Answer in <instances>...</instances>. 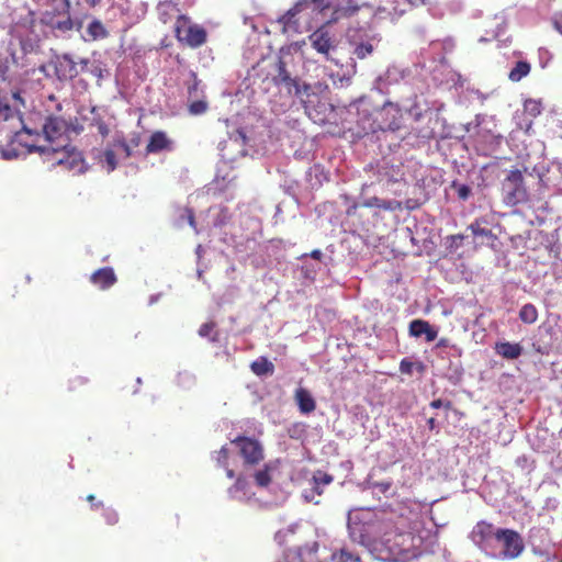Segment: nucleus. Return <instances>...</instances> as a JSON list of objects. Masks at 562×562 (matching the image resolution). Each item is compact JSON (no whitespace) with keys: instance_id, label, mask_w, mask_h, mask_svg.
Instances as JSON below:
<instances>
[{"instance_id":"f257e3e1","label":"nucleus","mask_w":562,"mask_h":562,"mask_svg":"<svg viewBox=\"0 0 562 562\" xmlns=\"http://www.w3.org/2000/svg\"><path fill=\"white\" fill-rule=\"evenodd\" d=\"M360 5L352 0H299L282 18L286 23L299 14L318 18L319 22L329 24L355 15Z\"/></svg>"},{"instance_id":"f03ea898","label":"nucleus","mask_w":562,"mask_h":562,"mask_svg":"<svg viewBox=\"0 0 562 562\" xmlns=\"http://www.w3.org/2000/svg\"><path fill=\"white\" fill-rule=\"evenodd\" d=\"M29 151L38 153L45 161L49 162L52 166H59L64 170L81 173L86 171L85 159L80 151L75 148L68 149L67 146H63L60 148L49 146H36L31 145L29 147Z\"/></svg>"},{"instance_id":"7ed1b4c3","label":"nucleus","mask_w":562,"mask_h":562,"mask_svg":"<svg viewBox=\"0 0 562 562\" xmlns=\"http://www.w3.org/2000/svg\"><path fill=\"white\" fill-rule=\"evenodd\" d=\"M175 36L178 42L198 48L206 43L207 32L203 26L191 23L189 16L179 14L175 22Z\"/></svg>"},{"instance_id":"20e7f679","label":"nucleus","mask_w":562,"mask_h":562,"mask_svg":"<svg viewBox=\"0 0 562 562\" xmlns=\"http://www.w3.org/2000/svg\"><path fill=\"white\" fill-rule=\"evenodd\" d=\"M503 201L508 206H516L528 202L529 194L525 186L522 171L509 170L502 182Z\"/></svg>"},{"instance_id":"39448f33","label":"nucleus","mask_w":562,"mask_h":562,"mask_svg":"<svg viewBox=\"0 0 562 562\" xmlns=\"http://www.w3.org/2000/svg\"><path fill=\"white\" fill-rule=\"evenodd\" d=\"M402 111L397 104L386 102L376 112V128L382 131H397L402 125Z\"/></svg>"},{"instance_id":"423d86ee","label":"nucleus","mask_w":562,"mask_h":562,"mask_svg":"<svg viewBox=\"0 0 562 562\" xmlns=\"http://www.w3.org/2000/svg\"><path fill=\"white\" fill-rule=\"evenodd\" d=\"M503 544V555L506 559H516L524 551V541L520 535L513 529H498L497 540Z\"/></svg>"},{"instance_id":"0eeeda50","label":"nucleus","mask_w":562,"mask_h":562,"mask_svg":"<svg viewBox=\"0 0 562 562\" xmlns=\"http://www.w3.org/2000/svg\"><path fill=\"white\" fill-rule=\"evenodd\" d=\"M232 443L239 448V453L246 464L255 465L263 459V449L256 439L239 436Z\"/></svg>"},{"instance_id":"6e6552de","label":"nucleus","mask_w":562,"mask_h":562,"mask_svg":"<svg viewBox=\"0 0 562 562\" xmlns=\"http://www.w3.org/2000/svg\"><path fill=\"white\" fill-rule=\"evenodd\" d=\"M327 24L321 25L316 29L310 36V43L312 47L319 54L324 55L326 60L334 61V58L329 56L330 50H333L335 45L334 35L329 33L326 27Z\"/></svg>"},{"instance_id":"1a4fd4ad","label":"nucleus","mask_w":562,"mask_h":562,"mask_svg":"<svg viewBox=\"0 0 562 562\" xmlns=\"http://www.w3.org/2000/svg\"><path fill=\"white\" fill-rule=\"evenodd\" d=\"M276 74L272 76V82L276 86H283L289 93L293 91L299 93V85L295 78H292L290 72L286 69L285 61L279 57L274 63Z\"/></svg>"},{"instance_id":"9d476101","label":"nucleus","mask_w":562,"mask_h":562,"mask_svg":"<svg viewBox=\"0 0 562 562\" xmlns=\"http://www.w3.org/2000/svg\"><path fill=\"white\" fill-rule=\"evenodd\" d=\"M78 63L69 54L58 56L55 61V74L59 80H71L79 75Z\"/></svg>"},{"instance_id":"9b49d317","label":"nucleus","mask_w":562,"mask_h":562,"mask_svg":"<svg viewBox=\"0 0 562 562\" xmlns=\"http://www.w3.org/2000/svg\"><path fill=\"white\" fill-rule=\"evenodd\" d=\"M497 532L498 529H496L492 524L480 521L472 530V539L479 546L487 547L492 540H497Z\"/></svg>"},{"instance_id":"f8f14e48","label":"nucleus","mask_w":562,"mask_h":562,"mask_svg":"<svg viewBox=\"0 0 562 562\" xmlns=\"http://www.w3.org/2000/svg\"><path fill=\"white\" fill-rule=\"evenodd\" d=\"M116 281V274L111 267L100 268L90 276V282L100 290L110 289Z\"/></svg>"},{"instance_id":"ddd939ff","label":"nucleus","mask_w":562,"mask_h":562,"mask_svg":"<svg viewBox=\"0 0 562 562\" xmlns=\"http://www.w3.org/2000/svg\"><path fill=\"white\" fill-rule=\"evenodd\" d=\"M409 335L413 337H420L425 335L426 341H434L438 331L435 329L427 321L424 319H414L409 323L408 327Z\"/></svg>"},{"instance_id":"4468645a","label":"nucleus","mask_w":562,"mask_h":562,"mask_svg":"<svg viewBox=\"0 0 562 562\" xmlns=\"http://www.w3.org/2000/svg\"><path fill=\"white\" fill-rule=\"evenodd\" d=\"M43 132L48 142H53L63 137L65 132V122L64 120L55 116H49L46 119L43 125Z\"/></svg>"},{"instance_id":"2eb2a0df","label":"nucleus","mask_w":562,"mask_h":562,"mask_svg":"<svg viewBox=\"0 0 562 562\" xmlns=\"http://www.w3.org/2000/svg\"><path fill=\"white\" fill-rule=\"evenodd\" d=\"M171 146L172 142L168 138L167 134L162 131H156L149 138L146 151L147 154H156L166 149L169 150Z\"/></svg>"},{"instance_id":"dca6fc26","label":"nucleus","mask_w":562,"mask_h":562,"mask_svg":"<svg viewBox=\"0 0 562 562\" xmlns=\"http://www.w3.org/2000/svg\"><path fill=\"white\" fill-rule=\"evenodd\" d=\"M294 398L302 414H311L316 408V402L308 390L299 387L295 391Z\"/></svg>"},{"instance_id":"f3484780","label":"nucleus","mask_w":562,"mask_h":562,"mask_svg":"<svg viewBox=\"0 0 562 562\" xmlns=\"http://www.w3.org/2000/svg\"><path fill=\"white\" fill-rule=\"evenodd\" d=\"M495 351L497 355L507 360L518 359L522 353V347L518 344L508 341L496 342Z\"/></svg>"},{"instance_id":"a211bd4d","label":"nucleus","mask_w":562,"mask_h":562,"mask_svg":"<svg viewBox=\"0 0 562 562\" xmlns=\"http://www.w3.org/2000/svg\"><path fill=\"white\" fill-rule=\"evenodd\" d=\"M362 206L364 207H376L386 211H395L401 207V203L395 200H383L378 196H371L363 201Z\"/></svg>"},{"instance_id":"6ab92c4d","label":"nucleus","mask_w":562,"mask_h":562,"mask_svg":"<svg viewBox=\"0 0 562 562\" xmlns=\"http://www.w3.org/2000/svg\"><path fill=\"white\" fill-rule=\"evenodd\" d=\"M98 159L102 168L108 172L114 171L117 167L116 155L113 146L105 148L104 151L99 155Z\"/></svg>"},{"instance_id":"aec40b11","label":"nucleus","mask_w":562,"mask_h":562,"mask_svg":"<svg viewBox=\"0 0 562 562\" xmlns=\"http://www.w3.org/2000/svg\"><path fill=\"white\" fill-rule=\"evenodd\" d=\"M250 369L258 376L272 374L274 372L273 363L266 357H259L257 360L252 361Z\"/></svg>"},{"instance_id":"412c9836","label":"nucleus","mask_w":562,"mask_h":562,"mask_svg":"<svg viewBox=\"0 0 562 562\" xmlns=\"http://www.w3.org/2000/svg\"><path fill=\"white\" fill-rule=\"evenodd\" d=\"M330 562H361V558L359 554L342 548L331 553Z\"/></svg>"},{"instance_id":"4be33fe9","label":"nucleus","mask_w":562,"mask_h":562,"mask_svg":"<svg viewBox=\"0 0 562 562\" xmlns=\"http://www.w3.org/2000/svg\"><path fill=\"white\" fill-rule=\"evenodd\" d=\"M519 319L525 324H535L538 319L537 307L531 303L522 305L519 311Z\"/></svg>"},{"instance_id":"5701e85b","label":"nucleus","mask_w":562,"mask_h":562,"mask_svg":"<svg viewBox=\"0 0 562 562\" xmlns=\"http://www.w3.org/2000/svg\"><path fill=\"white\" fill-rule=\"evenodd\" d=\"M530 72V65L527 61L520 60L516 63L515 67L509 72V79L514 82L520 81Z\"/></svg>"},{"instance_id":"b1692460","label":"nucleus","mask_w":562,"mask_h":562,"mask_svg":"<svg viewBox=\"0 0 562 562\" xmlns=\"http://www.w3.org/2000/svg\"><path fill=\"white\" fill-rule=\"evenodd\" d=\"M87 33L92 40H100L108 36V31L99 20H93L87 27Z\"/></svg>"},{"instance_id":"393cba45","label":"nucleus","mask_w":562,"mask_h":562,"mask_svg":"<svg viewBox=\"0 0 562 562\" xmlns=\"http://www.w3.org/2000/svg\"><path fill=\"white\" fill-rule=\"evenodd\" d=\"M10 120H18L21 123V119L18 116L16 111L0 97V122H8Z\"/></svg>"},{"instance_id":"a878e982","label":"nucleus","mask_w":562,"mask_h":562,"mask_svg":"<svg viewBox=\"0 0 562 562\" xmlns=\"http://www.w3.org/2000/svg\"><path fill=\"white\" fill-rule=\"evenodd\" d=\"M158 12H159V19L164 23H168L170 21V19L172 18V15L175 13H178L179 10L176 4H173L171 2H166V3H160L158 5Z\"/></svg>"},{"instance_id":"bb28decb","label":"nucleus","mask_w":562,"mask_h":562,"mask_svg":"<svg viewBox=\"0 0 562 562\" xmlns=\"http://www.w3.org/2000/svg\"><path fill=\"white\" fill-rule=\"evenodd\" d=\"M542 102L536 99H527L524 102V111L531 117H537L542 112Z\"/></svg>"},{"instance_id":"cd10ccee","label":"nucleus","mask_w":562,"mask_h":562,"mask_svg":"<svg viewBox=\"0 0 562 562\" xmlns=\"http://www.w3.org/2000/svg\"><path fill=\"white\" fill-rule=\"evenodd\" d=\"M216 323L211 321L202 324L199 328V335L201 337L210 338L211 341L217 340V333L215 331Z\"/></svg>"},{"instance_id":"c85d7f7f","label":"nucleus","mask_w":562,"mask_h":562,"mask_svg":"<svg viewBox=\"0 0 562 562\" xmlns=\"http://www.w3.org/2000/svg\"><path fill=\"white\" fill-rule=\"evenodd\" d=\"M374 52V46L370 42H362L356 45L353 55L359 59H364Z\"/></svg>"},{"instance_id":"c756f323","label":"nucleus","mask_w":562,"mask_h":562,"mask_svg":"<svg viewBox=\"0 0 562 562\" xmlns=\"http://www.w3.org/2000/svg\"><path fill=\"white\" fill-rule=\"evenodd\" d=\"M468 229H470L472 232L474 237H487V238L494 237L491 229L481 226L480 220H475L473 223H471L468 226Z\"/></svg>"},{"instance_id":"7c9ffc66","label":"nucleus","mask_w":562,"mask_h":562,"mask_svg":"<svg viewBox=\"0 0 562 562\" xmlns=\"http://www.w3.org/2000/svg\"><path fill=\"white\" fill-rule=\"evenodd\" d=\"M313 481H314V490L316 491V493L318 495H321L322 490L319 488V486L327 485V484L331 483L333 476L327 473L318 472L317 474H315L313 476Z\"/></svg>"},{"instance_id":"2f4dec72","label":"nucleus","mask_w":562,"mask_h":562,"mask_svg":"<svg viewBox=\"0 0 562 562\" xmlns=\"http://www.w3.org/2000/svg\"><path fill=\"white\" fill-rule=\"evenodd\" d=\"M451 188L456 190L457 195L461 201H467L471 195V188L468 184L459 183L458 181H452Z\"/></svg>"},{"instance_id":"473e14b6","label":"nucleus","mask_w":562,"mask_h":562,"mask_svg":"<svg viewBox=\"0 0 562 562\" xmlns=\"http://www.w3.org/2000/svg\"><path fill=\"white\" fill-rule=\"evenodd\" d=\"M256 484L260 487H266L271 482V476L269 474V469L266 467L263 470H259L255 473Z\"/></svg>"},{"instance_id":"72a5a7b5","label":"nucleus","mask_w":562,"mask_h":562,"mask_svg":"<svg viewBox=\"0 0 562 562\" xmlns=\"http://www.w3.org/2000/svg\"><path fill=\"white\" fill-rule=\"evenodd\" d=\"M207 110V102L204 100H196L189 104V112L192 115H200Z\"/></svg>"},{"instance_id":"f704fd0d","label":"nucleus","mask_w":562,"mask_h":562,"mask_svg":"<svg viewBox=\"0 0 562 562\" xmlns=\"http://www.w3.org/2000/svg\"><path fill=\"white\" fill-rule=\"evenodd\" d=\"M112 146L114 148H119L124 153V158H130L132 156V148L128 143L122 137L114 139Z\"/></svg>"},{"instance_id":"c9c22d12","label":"nucleus","mask_w":562,"mask_h":562,"mask_svg":"<svg viewBox=\"0 0 562 562\" xmlns=\"http://www.w3.org/2000/svg\"><path fill=\"white\" fill-rule=\"evenodd\" d=\"M247 480L244 476H238L228 493L233 496L236 492H244L247 487Z\"/></svg>"},{"instance_id":"e433bc0d","label":"nucleus","mask_w":562,"mask_h":562,"mask_svg":"<svg viewBox=\"0 0 562 562\" xmlns=\"http://www.w3.org/2000/svg\"><path fill=\"white\" fill-rule=\"evenodd\" d=\"M216 462L218 464V467H222V468H226L227 467V462H228V458H229V451L226 447H222L217 452H216Z\"/></svg>"},{"instance_id":"4c0bfd02","label":"nucleus","mask_w":562,"mask_h":562,"mask_svg":"<svg viewBox=\"0 0 562 562\" xmlns=\"http://www.w3.org/2000/svg\"><path fill=\"white\" fill-rule=\"evenodd\" d=\"M103 517L108 525L114 526L119 522V514L113 508H105L103 513Z\"/></svg>"},{"instance_id":"58836bf2","label":"nucleus","mask_w":562,"mask_h":562,"mask_svg":"<svg viewBox=\"0 0 562 562\" xmlns=\"http://www.w3.org/2000/svg\"><path fill=\"white\" fill-rule=\"evenodd\" d=\"M72 27H74V23L69 16L63 21H57V23L55 24V29L60 30L63 32H68L70 30H72Z\"/></svg>"},{"instance_id":"ea45409f","label":"nucleus","mask_w":562,"mask_h":562,"mask_svg":"<svg viewBox=\"0 0 562 562\" xmlns=\"http://www.w3.org/2000/svg\"><path fill=\"white\" fill-rule=\"evenodd\" d=\"M464 235L462 234H457V235H451L448 237V239L450 240V245L449 247L451 249H458L462 246V241L464 239Z\"/></svg>"},{"instance_id":"a19ab883","label":"nucleus","mask_w":562,"mask_h":562,"mask_svg":"<svg viewBox=\"0 0 562 562\" xmlns=\"http://www.w3.org/2000/svg\"><path fill=\"white\" fill-rule=\"evenodd\" d=\"M413 367H414V363L411 360H408L407 358H404V359H402V361L400 363V371L403 374H412Z\"/></svg>"},{"instance_id":"79ce46f5","label":"nucleus","mask_w":562,"mask_h":562,"mask_svg":"<svg viewBox=\"0 0 562 562\" xmlns=\"http://www.w3.org/2000/svg\"><path fill=\"white\" fill-rule=\"evenodd\" d=\"M95 125H97V130L100 135H102L103 137L109 135V132H110L109 126L106 125V123L103 120H101V119L97 120Z\"/></svg>"},{"instance_id":"37998d69","label":"nucleus","mask_w":562,"mask_h":562,"mask_svg":"<svg viewBox=\"0 0 562 562\" xmlns=\"http://www.w3.org/2000/svg\"><path fill=\"white\" fill-rule=\"evenodd\" d=\"M430 407L436 408V409H438L440 407L450 409L452 407V403L450 401H447L446 403H443L442 400L437 398V400H434L430 402Z\"/></svg>"},{"instance_id":"c03bdc74","label":"nucleus","mask_w":562,"mask_h":562,"mask_svg":"<svg viewBox=\"0 0 562 562\" xmlns=\"http://www.w3.org/2000/svg\"><path fill=\"white\" fill-rule=\"evenodd\" d=\"M87 501L90 503L92 509H99L103 507V503L101 501H97L93 494H89L87 496Z\"/></svg>"},{"instance_id":"a18cd8bd","label":"nucleus","mask_w":562,"mask_h":562,"mask_svg":"<svg viewBox=\"0 0 562 562\" xmlns=\"http://www.w3.org/2000/svg\"><path fill=\"white\" fill-rule=\"evenodd\" d=\"M396 3H411L412 5H420V4H425L428 0H395Z\"/></svg>"},{"instance_id":"49530a36","label":"nucleus","mask_w":562,"mask_h":562,"mask_svg":"<svg viewBox=\"0 0 562 562\" xmlns=\"http://www.w3.org/2000/svg\"><path fill=\"white\" fill-rule=\"evenodd\" d=\"M553 25L562 34V13L554 19Z\"/></svg>"},{"instance_id":"de8ad7c7","label":"nucleus","mask_w":562,"mask_h":562,"mask_svg":"<svg viewBox=\"0 0 562 562\" xmlns=\"http://www.w3.org/2000/svg\"><path fill=\"white\" fill-rule=\"evenodd\" d=\"M427 426L429 428V430H435L437 428V422H436V418L435 417H430L427 419Z\"/></svg>"},{"instance_id":"09e8293b","label":"nucleus","mask_w":562,"mask_h":562,"mask_svg":"<svg viewBox=\"0 0 562 562\" xmlns=\"http://www.w3.org/2000/svg\"><path fill=\"white\" fill-rule=\"evenodd\" d=\"M310 256L315 260H321L323 258V252L319 249H314Z\"/></svg>"},{"instance_id":"8fccbe9b","label":"nucleus","mask_w":562,"mask_h":562,"mask_svg":"<svg viewBox=\"0 0 562 562\" xmlns=\"http://www.w3.org/2000/svg\"><path fill=\"white\" fill-rule=\"evenodd\" d=\"M188 220H189V224L190 226L194 227L195 228V218H194V214L191 210H188Z\"/></svg>"},{"instance_id":"3c124183","label":"nucleus","mask_w":562,"mask_h":562,"mask_svg":"<svg viewBox=\"0 0 562 562\" xmlns=\"http://www.w3.org/2000/svg\"><path fill=\"white\" fill-rule=\"evenodd\" d=\"M199 81L195 80L192 86L189 87V94L195 93L198 91Z\"/></svg>"},{"instance_id":"603ef678","label":"nucleus","mask_w":562,"mask_h":562,"mask_svg":"<svg viewBox=\"0 0 562 562\" xmlns=\"http://www.w3.org/2000/svg\"><path fill=\"white\" fill-rule=\"evenodd\" d=\"M102 0H86V3L89 4L90 7H95V5H99L101 3Z\"/></svg>"},{"instance_id":"864d4df0","label":"nucleus","mask_w":562,"mask_h":562,"mask_svg":"<svg viewBox=\"0 0 562 562\" xmlns=\"http://www.w3.org/2000/svg\"><path fill=\"white\" fill-rule=\"evenodd\" d=\"M438 347H447L448 346V339L447 338H441L438 344H437Z\"/></svg>"},{"instance_id":"5fc2aeb1","label":"nucleus","mask_w":562,"mask_h":562,"mask_svg":"<svg viewBox=\"0 0 562 562\" xmlns=\"http://www.w3.org/2000/svg\"><path fill=\"white\" fill-rule=\"evenodd\" d=\"M88 64H89V59H86V58L81 59V60L79 61V65L81 66V70H83L85 68H87Z\"/></svg>"},{"instance_id":"6e6d98bb","label":"nucleus","mask_w":562,"mask_h":562,"mask_svg":"<svg viewBox=\"0 0 562 562\" xmlns=\"http://www.w3.org/2000/svg\"><path fill=\"white\" fill-rule=\"evenodd\" d=\"M225 469H226V475H227V477L233 479V477L235 476V472H234V470L228 469L227 467H226Z\"/></svg>"},{"instance_id":"4d7b16f0","label":"nucleus","mask_w":562,"mask_h":562,"mask_svg":"<svg viewBox=\"0 0 562 562\" xmlns=\"http://www.w3.org/2000/svg\"><path fill=\"white\" fill-rule=\"evenodd\" d=\"M132 143H133L134 146H138L139 140H138V138H136V139H133Z\"/></svg>"}]
</instances>
